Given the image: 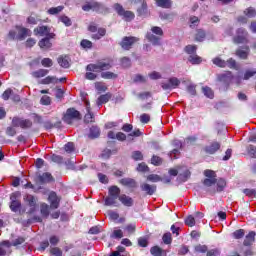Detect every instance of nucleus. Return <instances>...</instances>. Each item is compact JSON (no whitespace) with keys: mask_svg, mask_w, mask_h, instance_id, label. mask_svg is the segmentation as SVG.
I'll return each instance as SVG.
<instances>
[{"mask_svg":"<svg viewBox=\"0 0 256 256\" xmlns=\"http://www.w3.org/2000/svg\"><path fill=\"white\" fill-rule=\"evenodd\" d=\"M256 75V69H248L244 73V77L241 76H236L234 77L233 73L231 72H226L221 74L218 79L219 81H223L224 83H231L233 81L235 85H241L243 81H249L251 77H255Z\"/></svg>","mask_w":256,"mask_h":256,"instance_id":"1","label":"nucleus"},{"mask_svg":"<svg viewBox=\"0 0 256 256\" xmlns=\"http://www.w3.org/2000/svg\"><path fill=\"white\" fill-rule=\"evenodd\" d=\"M111 69V63L101 60L97 62L96 64H89L86 67V74L85 77L88 79V81H95L97 79V74L95 73H101V71H109Z\"/></svg>","mask_w":256,"mask_h":256,"instance_id":"2","label":"nucleus"},{"mask_svg":"<svg viewBox=\"0 0 256 256\" xmlns=\"http://www.w3.org/2000/svg\"><path fill=\"white\" fill-rule=\"evenodd\" d=\"M147 41L152 45H161V37H163V29L159 26H153L145 35Z\"/></svg>","mask_w":256,"mask_h":256,"instance_id":"3","label":"nucleus"},{"mask_svg":"<svg viewBox=\"0 0 256 256\" xmlns=\"http://www.w3.org/2000/svg\"><path fill=\"white\" fill-rule=\"evenodd\" d=\"M8 37L9 39H17L18 41H25L27 37H31V30L23 27H16L10 30Z\"/></svg>","mask_w":256,"mask_h":256,"instance_id":"4","label":"nucleus"},{"mask_svg":"<svg viewBox=\"0 0 256 256\" xmlns=\"http://www.w3.org/2000/svg\"><path fill=\"white\" fill-rule=\"evenodd\" d=\"M204 175L205 177H207L203 182L204 187H206L207 191H210L211 193H215V187L217 183V179H215L217 177V175L215 174V171L205 170Z\"/></svg>","mask_w":256,"mask_h":256,"instance_id":"5","label":"nucleus"},{"mask_svg":"<svg viewBox=\"0 0 256 256\" xmlns=\"http://www.w3.org/2000/svg\"><path fill=\"white\" fill-rule=\"evenodd\" d=\"M169 175H171L172 177H177L178 175V180L185 182L187 181V179H189V177H191V172L189 171V168H187V166H182L170 169Z\"/></svg>","mask_w":256,"mask_h":256,"instance_id":"6","label":"nucleus"},{"mask_svg":"<svg viewBox=\"0 0 256 256\" xmlns=\"http://www.w3.org/2000/svg\"><path fill=\"white\" fill-rule=\"evenodd\" d=\"M77 119H81V113L75 110V108H69L63 117V121L64 123H67V125H71V123Z\"/></svg>","mask_w":256,"mask_h":256,"instance_id":"7","label":"nucleus"},{"mask_svg":"<svg viewBox=\"0 0 256 256\" xmlns=\"http://www.w3.org/2000/svg\"><path fill=\"white\" fill-rule=\"evenodd\" d=\"M82 9L84 11H103V9H105V4L101 3V2H97L95 0H90L88 2L85 3V5L82 6Z\"/></svg>","mask_w":256,"mask_h":256,"instance_id":"8","label":"nucleus"},{"mask_svg":"<svg viewBox=\"0 0 256 256\" xmlns=\"http://www.w3.org/2000/svg\"><path fill=\"white\" fill-rule=\"evenodd\" d=\"M114 9L124 19V21H133L135 19V14L131 11H125L121 4H114Z\"/></svg>","mask_w":256,"mask_h":256,"instance_id":"9","label":"nucleus"},{"mask_svg":"<svg viewBox=\"0 0 256 256\" xmlns=\"http://www.w3.org/2000/svg\"><path fill=\"white\" fill-rule=\"evenodd\" d=\"M181 85V80L177 77H170L168 82H162L161 87L164 91H171L172 89H177Z\"/></svg>","mask_w":256,"mask_h":256,"instance_id":"10","label":"nucleus"},{"mask_svg":"<svg viewBox=\"0 0 256 256\" xmlns=\"http://www.w3.org/2000/svg\"><path fill=\"white\" fill-rule=\"evenodd\" d=\"M21 197V192H14L10 196L11 204L10 209L13 213H17L21 209V202L18 200Z\"/></svg>","mask_w":256,"mask_h":256,"instance_id":"11","label":"nucleus"},{"mask_svg":"<svg viewBox=\"0 0 256 256\" xmlns=\"http://www.w3.org/2000/svg\"><path fill=\"white\" fill-rule=\"evenodd\" d=\"M34 34L40 37H55V34L51 32V28L47 26H38L34 29Z\"/></svg>","mask_w":256,"mask_h":256,"instance_id":"12","label":"nucleus"},{"mask_svg":"<svg viewBox=\"0 0 256 256\" xmlns=\"http://www.w3.org/2000/svg\"><path fill=\"white\" fill-rule=\"evenodd\" d=\"M248 33L246 29L240 28L236 32V36L234 37V43L237 45L241 43H247Z\"/></svg>","mask_w":256,"mask_h":256,"instance_id":"13","label":"nucleus"},{"mask_svg":"<svg viewBox=\"0 0 256 256\" xmlns=\"http://www.w3.org/2000/svg\"><path fill=\"white\" fill-rule=\"evenodd\" d=\"M139 41V38L137 37H124L120 43L122 49H125L126 51H129L135 43Z\"/></svg>","mask_w":256,"mask_h":256,"instance_id":"14","label":"nucleus"},{"mask_svg":"<svg viewBox=\"0 0 256 256\" xmlns=\"http://www.w3.org/2000/svg\"><path fill=\"white\" fill-rule=\"evenodd\" d=\"M24 201L28 207H30L29 213H34L37 207V198L31 194L24 196Z\"/></svg>","mask_w":256,"mask_h":256,"instance_id":"15","label":"nucleus"},{"mask_svg":"<svg viewBox=\"0 0 256 256\" xmlns=\"http://www.w3.org/2000/svg\"><path fill=\"white\" fill-rule=\"evenodd\" d=\"M12 125L14 127H21L22 129H29L33 125L30 120H24L21 118H13Z\"/></svg>","mask_w":256,"mask_h":256,"instance_id":"16","label":"nucleus"},{"mask_svg":"<svg viewBox=\"0 0 256 256\" xmlns=\"http://www.w3.org/2000/svg\"><path fill=\"white\" fill-rule=\"evenodd\" d=\"M48 201L50 203V209H59V203H61V198L57 196V193L50 192L48 196Z\"/></svg>","mask_w":256,"mask_h":256,"instance_id":"17","label":"nucleus"},{"mask_svg":"<svg viewBox=\"0 0 256 256\" xmlns=\"http://www.w3.org/2000/svg\"><path fill=\"white\" fill-rule=\"evenodd\" d=\"M55 37H45L41 39L38 43L40 49H43L44 51H47V49H51L53 47V44L51 43V39H54Z\"/></svg>","mask_w":256,"mask_h":256,"instance_id":"18","label":"nucleus"},{"mask_svg":"<svg viewBox=\"0 0 256 256\" xmlns=\"http://www.w3.org/2000/svg\"><path fill=\"white\" fill-rule=\"evenodd\" d=\"M11 254V244L9 241H4L0 244V256H7Z\"/></svg>","mask_w":256,"mask_h":256,"instance_id":"19","label":"nucleus"},{"mask_svg":"<svg viewBox=\"0 0 256 256\" xmlns=\"http://www.w3.org/2000/svg\"><path fill=\"white\" fill-rule=\"evenodd\" d=\"M120 203H122V205H124V207H133V204L135 203L133 198H131L130 196H127L125 194H122L118 197Z\"/></svg>","mask_w":256,"mask_h":256,"instance_id":"20","label":"nucleus"},{"mask_svg":"<svg viewBox=\"0 0 256 256\" xmlns=\"http://www.w3.org/2000/svg\"><path fill=\"white\" fill-rule=\"evenodd\" d=\"M249 46H246L244 48H239L236 50V56L239 57V59H247L249 57L250 53Z\"/></svg>","mask_w":256,"mask_h":256,"instance_id":"21","label":"nucleus"},{"mask_svg":"<svg viewBox=\"0 0 256 256\" xmlns=\"http://www.w3.org/2000/svg\"><path fill=\"white\" fill-rule=\"evenodd\" d=\"M140 3L141 6L138 8V15L145 16L147 15V3H145V0H132V3Z\"/></svg>","mask_w":256,"mask_h":256,"instance_id":"22","label":"nucleus"},{"mask_svg":"<svg viewBox=\"0 0 256 256\" xmlns=\"http://www.w3.org/2000/svg\"><path fill=\"white\" fill-rule=\"evenodd\" d=\"M86 115L84 116L85 123H93L95 121V118L93 116V113H91V104L89 102H86Z\"/></svg>","mask_w":256,"mask_h":256,"instance_id":"23","label":"nucleus"},{"mask_svg":"<svg viewBox=\"0 0 256 256\" xmlns=\"http://www.w3.org/2000/svg\"><path fill=\"white\" fill-rule=\"evenodd\" d=\"M119 199V197L117 196H108L105 199V205L107 207H119V202H117V200Z\"/></svg>","mask_w":256,"mask_h":256,"instance_id":"24","label":"nucleus"},{"mask_svg":"<svg viewBox=\"0 0 256 256\" xmlns=\"http://www.w3.org/2000/svg\"><path fill=\"white\" fill-rule=\"evenodd\" d=\"M141 189L144 193H147V195H153V193L157 191V186L144 183L141 185Z\"/></svg>","mask_w":256,"mask_h":256,"instance_id":"25","label":"nucleus"},{"mask_svg":"<svg viewBox=\"0 0 256 256\" xmlns=\"http://www.w3.org/2000/svg\"><path fill=\"white\" fill-rule=\"evenodd\" d=\"M150 253L153 256H167V252L161 249L159 246H154L150 249Z\"/></svg>","mask_w":256,"mask_h":256,"instance_id":"26","label":"nucleus"},{"mask_svg":"<svg viewBox=\"0 0 256 256\" xmlns=\"http://www.w3.org/2000/svg\"><path fill=\"white\" fill-rule=\"evenodd\" d=\"M69 58L68 56H60L58 58V64L60 65V67H63L64 69H69L70 67V63H69Z\"/></svg>","mask_w":256,"mask_h":256,"instance_id":"27","label":"nucleus"},{"mask_svg":"<svg viewBox=\"0 0 256 256\" xmlns=\"http://www.w3.org/2000/svg\"><path fill=\"white\" fill-rule=\"evenodd\" d=\"M254 242H255V232L251 231V232H249L248 235H246L245 240H244V245L246 247H249V245H253Z\"/></svg>","mask_w":256,"mask_h":256,"instance_id":"28","label":"nucleus"},{"mask_svg":"<svg viewBox=\"0 0 256 256\" xmlns=\"http://www.w3.org/2000/svg\"><path fill=\"white\" fill-rule=\"evenodd\" d=\"M59 81V79H57V77L54 76H48L42 80L39 81L40 85H51V83H57Z\"/></svg>","mask_w":256,"mask_h":256,"instance_id":"29","label":"nucleus"},{"mask_svg":"<svg viewBox=\"0 0 256 256\" xmlns=\"http://www.w3.org/2000/svg\"><path fill=\"white\" fill-rule=\"evenodd\" d=\"M220 147L221 144H219L218 142H214L210 146L206 147V153H210V155H213V153L219 151Z\"/></svg>","mask_w":256,"mask_h":256,"instance_id":"30","label":"nucleus"},{"mask_svg":"<svg viewBox=\"0 0 256 256\" xmlns=\"http://www.w3.org/2000/svg\"><path fill=\"white\" fill-rule=\"evenodd\" d=\"M48 74L49 70L47 69H40L31 73L32 77H34L35 79H41V77H45Z\"/></svg>","mask_w":256,"mask_h":256,"instance_id":"31","label":"nucleus"},{"mask_svg":"<svg viewBox=\"0 0 256 256\" xmlns=\"http://www.w3.org/2000/svg\"><path fill=\"white\" fill-rule=\"evenodd\" d=\"M40 183H51L53 181V176H51V173L46 172L39 176Z\"/></svg>","mask_w":256,"mask_h":256,"instance_id":"32","label":"nucleus"},{"mask_svg":"<svg viewBox=\"0 0 256 256\" xmlns=\"http://www.w3.org/2000/svg\"><path fill=\"white\" fill-rule=\"evenodd\" d=\"M101 135V130H99V127L93 126L90 128L89 137L90 139H97Z\"/></svg>","mask_w":256,"mask_h":256,"instance_id":"33","label":"nucleus"},{"mask_svg":"<svg viewBox=\"0 0 256 256\" xmlns=\"http://www.w3.org/2000/svg\"><path fill=\"white\" fill-rule=\"evenodd\" d=\"M64 9L65 6L52 7L48 9L47 13L48 15H59V13H61V11H63Z\"/></svg>","mask_w":256,"mask_h":256,"instance_id":"34","label":"nucleus"},{"mask_svg":"<svg viewBox=\"0 0 256 256\" xmlns=\"http://www.w3.org/2000/svg\"><path fill=\"white\" fill-rule=\"evenodd\" d=\"M110 99H111V95H109V94L101 95V96L97 99V105H98V107H101V105L107 103Z\"/></svg>","mask_w":256,"mask_h":256,"instance_id":"35","label":"nucleus"},{"mask_svg":"<svg viewBox=\"0 0 256 256\" xmlns=\"http://www.w3.org/2000/svg\"><path fill=\"white\" fill-rule=\"evenodd\" d=\"M202 93L205 95V97H208V99H213V97H215L213 90L208 86L202 87Z\"/></svg>","mask_w":256,"mask_h":256,"instance_id":"36","label":"nucleus"},{"mask_svg":"<svg viewBox=\"0 0 256 256\" xmlns=\"http://www.w3.org/2000/svg\"><path fill=\"white\" fill-rule=\"evenodd\" d=\"M156 5L158 7H162L163 9H169V7H171V1L170 0H156Z\"/></svg>","mask_w":256,"mask_h":256,"instance_id":"37","label":"nucleus"},{"mask_svg":"<svg viewBox=\"0 0 256 256\" xmlns=\"http://www.w3.org/2000/svg\"><path fill=\"white\" fill-rule=\"evenodd\" d=\"M188 61L192 64V65H199V63H201V57H199L196 54H192L189 56Z\"/></svg>","mask_w":256,"mask_h":256,"instance_id":"38","label":"nucleus"},{"mask_svg":"<svg viewBox=\"0 0 256 256\" xmlns=\"http://www.w3.org/2000/svg\"><path fill=\"white\" fill-rule=\"evenodd\" d=\"M244 15H246L249 19L256 17V9L254 7H248L244 10Z\"/></svg>","mask_w":256,"mask_h":256,"instance_id":"39","label":"nucleus"},{"mask_svg":"<svg viewBox=\"0 0 256 256\" xmlns=\"http://www.w3.org/2000/svg\"><path fill=\"white\" fill-rule=\"evenodd\" d=\"M216 186H217V191H223L227 186V182L225 181V179L220 178L216 180Z\"/></svg>","mask_w":256,"mask_h":256,"instance_id":"40","label":"nucleus"},{"mask_svg":"<svg viewBox=\"0 0 256 256\" xmlns=\"http://www.w3.org/2000/svg\"><path fill=\"white\" fill-rule=\"evenodd\" d=\"M119 193H121V190L117 186H112L109 188V195L112 197H119Z\"/></svg>","mask_w":256,"mask_h":256,"instance_id":"41","label":"nucleus"},{"mask_svg":"<svg viewBox=\"0 0 256 256\" xmlns=\"http://www.w3.org/2000/svg\"><path fill=\"white\" fill-rule=\"evenodd\" d=\"M213 63H214V65H217V67H222V68L227 67V61H225L219 57L214 58Z\"/></svg>","mask_w":256,"mask_h":256,"instance_id":"42","label":"nucleus"},{"mask_svg":"<svg viewBox=\"0 0 256 256\" xmlns=\"http://www.w3.org/2000/svg\"><path fill=\"white\" fill-rule=\"evenodd\" d=\"M101 77L102 79H117V74L106 71L101 73Z\"/></svg>","mask_w":256,"mask_h":256,"instance_id":"43","label":"nucleus"},{"mask_svg":"<svg viewBox=\"0 0 256 256\" xmlns=\"http://www.w3.org/2000/svg\"><path fill=\"white\" fill-rule=\"evenodd\" d=\"M148 181H151L152 183H159V181H163V178H161L159 175L157 174H150L147 177Z\"/></svg>","mask_w":256,"mask_h":256,"instance_id":"44","label":"nucleus"},{"mask_svg":"<svg viewBox=\"0 0 256 256\" xmlns=\"http://www.w3.org/2000/svg\"><path fill=\"white\" fill-rule=\"evenodd\" d=\"M162 241L165 243V245H171L173 241V238H171V232L165 233L162 237Z\"/></svg>","mask_w":256,"mask_h":256,"instance_id":"45","label":"nucleus"},{"mask_svg":"<svg viewBox=\"0 0 256 256\" xmlns=\"http://www.w3.org/2000/svg\"><path fill=\"white\" fill-rule=\"evenodd\" d=\"M205 37H206V34H205V31L204 30H198L197 33H196V41H205Z\"/></svg>","mask_w":256,"mask_h":256,"instance_id":"46","label":"nucleus"},{"mask_svg":"<svg viewBox=\"0 0 256 256\" xmlns=\"http://www.w3.org/2000/svg\"><path fill=\"white\" fill-rule=\"evenodd\" d=\"M40 21L41 19H39V17L33 15L27 18V23H29V25H37Z\"/></svg>","mask_w":256,"mask_h":256,"instance_id":"47","label":"nucleus"},{"mask_svg":"<svg viewBox=\"0 0 256 256\" xmlns=\"http://www.w3.org/2000/svg\"><path fill=\"white\" fill-rule=\"evenodd\" d=\"M41 214L43 217H49V205L46 203L41 204Z\"/></svg>","mask_w":256,"mask_h":256,"instance_id":"48","label":"nucleus"},{"mask_svg":"<svg viewBox=\"0 0 256 256\" xmlns=\"http://www.w3.org/2000/svg\"><path fill=\"white\" fill-rule=\"evenodd\" d=\"M185 51L186 53H188V55H195V53L197 52V46L188 45L185 47Z\"/></svg>","mask_w":256,"mask_h":256,"instance_id":"49","label":"nucleus"},{"mask_svg":"<svg viewBox=\"0 0 256 256\" xmlns=\"http://www.w3.org/2000/svg\"><path fill=\"white\" fill-rule=\"evenodd\" d=\"M60 21L66 26V27H71L72 22H71V18H69L66 15H63L60 17Z\"/></svg>","mask_w":256,"mask_h":256,"instance_id":"50","label":"nucleus"},{"mask_svg":"<svg viewBox=\"0 0 256 256\" xmlns=\"http://www.w3.org/2000/svg\"><path fill=\"white\" fill-rule=\"evenodd\" d=\"M132 159H134V161H143V153H141V151H134L132 153Z\"/></svg>","mask_w":256,"mask_h":256,"instance_id":"51","label":"nucleus"},{"mask_svg":"<svg viewBox=\"0 0 256 256\" xmlns=\"http://www.w3.org/2000/svg\"><path fill=\"white\" fill-rule=\"evenodd\" d=\"M185 224H186L188 227H195V217H193L192 215L188 216V217L185 219Z\"/></svg>","mask_w":256,"mask_h":256,"instance_id":"52","label":"nucleus"},{"mask_svg":"<svg viewBox=\"0 0 256 256\" xmlns=\"http://www.w3.org/2000/svg\"><path fill=\"white\" fill-rule=\"evenodd\" d=\"M233 237L234 239H242V237H245V230L243 229L236 230L233 233Z\"/></svg>","mask_w":256,"mask_h":256,"instance_id":"53","label":"nucleus"},{"mask_svg":"<svg viewBox=\"0 0 256 256\" xmlns=\"http://www.w3.org/2000/svg\"><path fill=\"white\" fill-rule=\"evenodd\" d=\"M95 89H97L99 93H105V91H107V86H104L101 82H96Z\"/></svg>","mask_w":256,"mask_h":256,"instance_id":"54","label":"nucleus"},{"mask_svg":"<svg viewBox=\"0 0 256 256\" xmlns=\"http://www.w3.org/2000/svg\"><path fill=\"white\" fill-rule=\"evenodd\" d=\"M207 250H208L207 245L199 244L195 246L196 253H207Z\"/></svg>","mask_w":256,"mask_h":256,"instance_id":"55","label":"nucleus"},{"mask_svg":"<svg viewBox=\"0 0 256 256\" xmlns=\"http://www.w3.org/2000/svg\"><path fill=\"white\" fill-rule=\"evenodd\" d=\"M40 103L41 105H51V97L47 95L42 96V98L40 99Z\"/></svg>","mask_w":256,"mask_h":256,"instance_id":"56","label":"nucleus"},{"mask_svg":"<svg viewBox=\"0 0 256 256\" xmlns=\"http://www.w3.org/2000/svg\"><path fill=\"white\" fill-rule=\"evenodd\" d=\"M226 63V67H229L230 69H237V62L235 61V59L230 58Z\"/></svg>","mask_w":256,"mask_h":256,"instance_id":"57","label":"nucleus"},{"mask_svg":"<svg viewBox=\"0 0 256 256\" xmlns=\"http://www.w3.org/2000/svg\"><path fill=\"white\" fill-rule=\"evenodd\" d=\"M108 216L110 217V219H111L112 221H117V220H119V213H117V212H115V211H113V210L108 211Z\"/></svg>","mask_w":256,"mask_h":256,"instance_id":"58","label":"nucleus"},{"mask_svg":"<svg viewBox=\"0 0 256 256\" xmlns=\"http://www.w3.org/2000/svg\"><path fill=\"white\" fill-rule=\"evenodd\" d=\"M219 255H221V250H219V248H214L207 252V256H219Z\"/></svg>","mask_w":256,"mask_h":256,"instance_id":"59","label":"nucleus"},{"mask_svg":"<svg viewBox=\"0 0 256 256\" xmlns=\"http://www.w3.org/2000/svg\"><path fill=\"white\" fill-rule=\"evenodd\" d=\"M148 77L155 81L157 79H161V73H159L157 71H153V72L148 74Z\"/></svg>","mask_w":256,"mask_h":256,"instance_id":"60","label":"nucleus"},{"mask_svg":"<svg viewBox=\"0 0 256 256\" xmlns=\"http://www.w3.org/2000/svg\"><path fill=\"white\" fill-rule=\"evenodd\" d=\"M243 193L247 195V197H256V190L255 189H244Z\"/></svg>","mask_w":256,"mask_h":256,"instance_id":"61","label":"nucleus"},{"mask_svg":"<svg viewBox=\"0 0 256 256\" xmlns=\"http://www.w3.org/2000/svg\"><path fill=\"white\" fill-rule=\"evenodd\" d=\"M199 25V18L196 16L190 17V27H197Z\"/></svg>","mask_w":256,"mask_h":256,"instance_id":"62","label":"nucleus"},{"mask_svg":"<svg viewBox=\"0 0 256 256\" xmlns=\"http://www.w3.org/2000/svg\"><path fill=\"white\" fill-rule=\"evenodd\" d=\"M248 154L252 157H255L256 155V147L254 145H249L247 147Z\"/></svg>","mask_w":256,"mask_h":256,"instance_id":"63","label":"nucleus"},{"mask_svg":"<svg viewBox=\"0 0 256 256\" xmlns=\"http://www.w3.org/2000/svg\"><path fill=\"white\" fill-rule=\"evenodd\" d=\"M54 256H63V251H61V249L55 247L52 248L50 251Z\"/></svg>","mask_w":256,"mask_h":256,"instance_id":"64","label":"nucleus"}]
</instances>
